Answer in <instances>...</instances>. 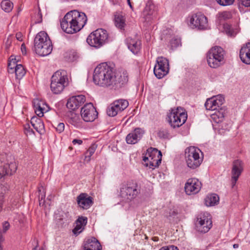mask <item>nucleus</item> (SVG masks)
<instances>
[{
	"label": "nucleus",
	"instance_id": "nucleus-1",
	"mask_svg": "<svg viewBox=\"0 0 250 250\" xmlns=\"http://www.w3.org/2000/svg\"><path fill=\"white\" fill-rule=\"evenodd\" d=\"M94 83L103 87L116 89L121 87L128 81L126 72L116 75L113 67L107 62L99 64L95 68L93 76Z\"/></svg>",
	"mask_w": 250,
	"mask_h": 250
},
{
	"label": "nucleus",
	"instance_id": "nucleus-2",
	"mask_svg": "<svg viewBox=\"0 0 250 250\" xmlns=\"http://www.w3.org/2000/svg\"><path fill=\"white\" fill-rule=\"evenodd\" d=\"M87 21L85 13L72 10L66 14L61 21V26L64 32L73 34L79 31L85 25Z\"/></svg>",
	"mask_w": 250,
	"mask_h": 250
},
{
	"label": "nucleus",
	"instance_id": "nucleus-3",
	"mask_svg": "<svg viewBox=\"0 0 250 250\" xmlns=\"http://www.w3.org/2000/svg\"><path fill=\"white\" fill-rule=\"evenodd\" d=\"M224 101V98L222 95H218L208 99L205 104L207 110L214 111V112L211 114L210 117L211 120L215 123L219 124L224 120L227 113L226 108L222 106Z\"/></svg>",
	"mask_w": 250,
	"mask_h": 250
},
{
	"label": "nucleus",
	"instance_id": "nucleus-4",
	"mask_svg": "<svg viewBox=\"0 0 250 250\" xmlns=\"http://www.w3.org/2000/svg\"><path fill=\"white\" fill-rule=\"evenodd\" d=\"M68 84L69 80L67 71L60 69L52 75L50 88L53 93L58 94L61 93Z\"/></svg>",
	"mask_w": 250,
	"mask_h": 250
},
{
	"label": "nucleus",
	"instance_id": "nucleus-5",
	"mask_svg": "<svg viewBox=\"0 0 250 250\" xmlns=\"http://www.w3.org/2000/svg\"><path fill=\"white\" fill-rule=\"evenodd\" d=\"M185 158L188 167L191 169H195L202 163L203 152L198 147L191 146L185 149Z\"/></svg>",
	"mask_w": 250,
	"mask_h": 250
},
{
	"label": "nucleus",
	"instance_id": "nucleus-6",
	"mask_svg": "<svg viewBox=\"0 0 250 250\" xmlns=\"http://www.w3.org/2000/svg\"><path fill=\"white\" fill-rule=\"evenodd\" d=\"M225 51L218 46L210 48L206 57L208 65L211 68H216L224 63Z\"/></svg>",
	"mask_w": 250,
	"mask_h": 250
},
{
	"label": "nucleus",
	"instance_id": "nucleus-7",
	"mask_svg": "<svg viewBox=\"0 0 250 250\" xmlns=\"http://www.w3.org/2000/svg\"><path fill=\"white\" fill-rule=\"evenodd\" d=\"M86 42L91 46L99 48L108 42V34L106 30L99 28L90 33Z\"/></svg>",
	"mask_w": 250,
	"mask_h": 250
},
{
	"label": "nucleus",
	"instance_id": "nucleus-8",
	"mask_svg": "<svg viewBox=\"0 0 250 250\" xmlns=\"http://www.w3.org/2000/svg\"><path fill=\"white\" fill-rule=\"evenodd\" d=\"M141 192V186L136 182H129L120 188V195L124 199L132 200Z\"/></svg>",
	"mask_w": 250,
	"mask_h": 250
},
{
	"label": "nucleus",
	"instance_id": "nucleus-9",
	"mask_svg": "<svg viewBox=\"0 0 250 250\" xmlns=\"http://www.w3.org/2000/svg\"><path fill=\"white\" fill-rule=\"evenodd\" d=\"M181 107L172 109L167 114V120L170 125H183L188 119L187 113L181 111Z\"/></svg>",
	"mask_w": 250,
	"mask_h": 250
},
{
	"label": "nucleus",
	"instance_id": "nucleus-10",
	"mask_svg": "<svg viewBox=\"0 0 250 250\" xmlns=\"http://www.w3.org/2000/svg\"><path fill=\"white\" fill-rule=\"evenodd\" d=\"M190 25L192 28L199 30H205L208 28V24L207 17L201 12L191 14L188 17Z\"/></svg>",
	"mask_w": 250,
	"mask_h": 250
},
{
	"label": "nucleus",
	"instance_id": "nucleus-11",
	"mask_svg": "<svg viewBox=\"0 0 250 250\" xmlns=\"http://www.w3.org/2000/svg\"><path fill=\"white\" fill-rule=\"evenodd\" d=\"M153 71L157 78L159 79L163 78L169 72L168 60L163 57H158L157 59Z\"/></svg>",
	"mask_w": 250,
	"mask_h": 250
},
{
	"label": "nucleus",
	"instance_id": "nucleus-12",
	"mask_svg": "<svg viewBox=\"0 0 250 250\" xmlns=\"http://www.w3.org/2000/svg\"><path fill=\"white\" fill-rule=\"evenodd\" d=\"M196 226L199 231L202 233L207 232L212 226L210 215L207 212L199 214L197 217Z\"/></svg>",
	"mask_w": 250,
	"mask_h": 250
},
{
	"label": "nucleus",
	"instance_id": "nucleus-13",
	"mask_svg": "<svg viewBox=\"0 0 250 250\" xmlns=\"http://www.w3.org/2000/svg\"><path fill=\"white\" fill-rule=\"evenodd\" d=\"M81 116L86 122H92L98 117V113L91 103H87L81 108Z\"/></svg>",
	"mask_w": 250,
	"mask_h": 250
},
{
	"label": "nucleus",
	"instance_id": "nucleus-14",
	"mask_svg": "<svg viewBox=\"0 0 250 250\" xmlns=\"http://www.w3.org/2000/svg\"><path fill=\"white\" fill-rule=\"evenodd\" d=\"M7 162L0 166V179L7 175H12L17 169V165L12 156H7Z\"/></svg>",
	"mask_w": 250,
	"mask_h": 250
},
{
	"label": "nucleus",
	"instance_id": "nucleus-15",
	"mask_svg": "<svg viewBox=\"0 0 250 250\" xmlns=\"http://www.w3.org/2000/svg\"><path fill=\"white\" fill-rule=\"evenodd\" d=\"M201 188V183L196 178L188 179L185 186V190L188 195L198 193Z\"/></svg>",
	"mask_w": 250,
	"mask_h": 250
},
{
	"label": "nucleus",
	"instance_id": "nucleus-16",
	"mask_svg": "<svg viewBox=\"0 0 250 250\" xmlns=\"http://www.w3.org/2000/svg\"><path fill=\"white\" fill-rule=\"evenodd\" d=\"M243 170L242 162L239 160H235L233 163L231 170V185L232 188L235 185Z\"/></svg>",
	"mask_w": 250,
	"mask_h": 250
},
{
	"label": "nucleus",
	"instance_id": "nucleus-17",
	"mask_svg": "<svg viewBox=\"0 0 250 250\" xmlns=\"http://www.w3.org/2000/svg\"><path fill=\"white\" fill-rule=\"evenodd\" d=\"M77 202L79 207L83 209H87L93 204V199L87 193H82L77 197Z\"/></svg>",
	"mask_w": 250,
	"mask_h": 250
},
{
	"label": "nucleus",
	"instance_id": "nucleus-18",
	"mask_svg": "<svg viewBox=\"0 0 250 250\" xmlns=\"http://www.w3.org/2000/svg\"><path fill=\"white\" fill-rule=\"evenodd\" d=\"M85 102V97L83 95H79L70 97L66 104L68 108L74 110L78 108Z\"/></svg>",
	"mask_w": 250,
	"mask_h": 250
},
{
	"label": "nucleus",
	"instance_id": "nucleus-19",
	"mask_svg": "<svg viewBox=\"0 0 250 250\" xmlns=\"http://www.w3.org/2000/svg\"><path fill=\"white\" fill-rule=\"evenodd\" d=\"M40 42H36L35 51L41 56H46L49 55L52 51V44L51 42H47L43 46H40Z\"/></svg>",
	"mask_w": 250,
	"mask_h": 250
},
{
	"label": "nucleus",
	"instance_id": "nucleus-20",
	"mask_svg": "<svg viewBox=\"0 0 250 250\" xmlns=\"http://www.w3.org/2000/svg\"><path fill=\"white\" fill-rule=\"evenodd\" d=\"M239 56L243 63L250 64V42L247 43L241 47Z\"/></svg>",
	"mask_w": 250,
	"mask_h": 250
},
{
	"label": "nucleus",
	"instance_id": "nucleus-21",
	"mask_svg": "<svg viewBox=\"0 0 250 250\" xmlns=\"http://www.w3.org/2000/svg\"><path fill=\"white\" fill-rule=\"evenodd\" d=\"M84 250H101L102 246L97 239L94 237L88 239L84 242Z\"/></svg>",
	"mask_w": 250,
	"mask_h": 250
},
{
	"label": "nucleus",
	"instance_id": "nucleus-22",
	"mask_svg": "<svg viewBox=\"0 0 250 250\" xmlns=\"http://www.w3.org/2000/svg\"><path fill=\"white\" fill-rule=\"evenodd\" d=\"M162 156H158L149 158L148 157L144 156L143 161L146 163V165L149 167V168L154 169L158 167L161 163Z\"/></svg>",
	"mask_w": 250,
	"mask_h": 250
},
{
	"label": "nucleus",
	"instance_id": "nucleus-23",
	"mask_svg": "<svg viewBox=\"0 0 250 250\" xmlns=\"http://www.w3.org/2000/svg\"><path fill=\"white\" fill-rule=\"evenodd\" d=\"M35 113L40 117H42L43 113L47 111V105L43 101L36 100L34 103Z\"/></svg>",
	"mask_w": 250,
	"mask_h": 250
},
{
	"label": "nucleus",
	"instance_id": "nucleus-24",
	"mask_svg": "<svg viewBox=\"0 0 250 250\" xmlns=\"http://www.w3.org/2000/svg\"><path fill=\"white\" fill-rule=\"evenodd\" d=\"M46 41L51 42L47 34L44 31H41L37 34L34 39V48H36V42H40V46L46 44Z\"/></svg>",
	"mask_w": 250,
	"mask_h": 250
},
{
	"label": "nucleus",
	"instance_id": "nucleus-25",
	"mask_svg": "<svg viewBox=\"0 0 250 250\" xmlns=\"http://www.w3.org/2000/svg\"><path fill=\"white\" fill-rule=\"evenodd\" d=\"M127 44L128 49L134 54H137L141 48V42L140 41L128 38Z\"/></svg>",
	"mask_w": 250,
	"mask_h": 250
},
{
	"label": "nucleus",
	"instance_id": "nucleus-26",
	"mask_svg": "<svg viewBox=\"0 0 250 250\" xmlns=\"http://www.w3.org/2000/svg\"><path fill=\"white\" fill-rule=\"evenodd\" d=\"M112 104L118 112L124 110L128 106V101L124 99L116 100Z\"/></svg>",
	"mask_w": 250,
	"mask_h": 250
},
{
	"label": "nucleus",
	"instance_id": "nucleus-27",
	"mask_svg": "<svg viewBox=\"0 0 250 250\" xmlns=\"http://www.w3.org/2000/svg\"><path fill=\"white\" fill-rule=\"evenodd\" d=\"M219 198L216 194H211L208 195L205 199L207 206H213L219 202Z\"/></svg>",
	"mask_w": 250,
	"mask_h": 250
},
{
	"label": "nucleus",
	"instance_id": "nucleus-28",
	"mask_svg": "<svg viewBox=\"0 0 250 250\" xmlns=\"http://www.w3.org/2000/svg\"><path fill=\"white\" fill-rule=\"evenodd\" d=\"M224 30L225 33L230 37H234L239 32L237 27H233L228 23L224 24Z\"/></svg>",
	"mask_w": 250,
	"mask_h": 250
},
{
	"label": "nucleus",
	"instance_id": "nucleus-29",
	"mask_svg": "<svg viewBox=\"0 0 250 250\" xmlns=\"http://www.w3.org/2000/svg\"><path fill=\"white\" fill-rule=\"evenodd\" d=\"M154 11V5L151 4H147L144 10V15L145 17L146 20L149 21L151 16L153 15Z\"/></svg>",
	"mask_w": 250,
	"mask_h": 250
},
{
	"label": "nucleus",
	"instance_id": "nucleus-30",
	"mask_svg": "<svg viewBox=\"0 0 250 250\" xmlns=\"http://www.w3.org/2000/svg\"><path fill=\"white\" fill-rule=\"evenodd\" d=\"M115 24L117 27L121 29H124L125 24V19L124 17L120 14L115 15L114 18Z\"/></svg>",
	"mask_w": 250,
	"mask_h": 250
},
{
	"label": "nucleus",
	"instance_id": "nucleus-31",
	"mask_svg": "<svg viewBox=\"0 0 250 250\" xmlns=\"http://www.w3.org/2000/svg\"><path fill=\"white\" fill-rule=\"evenodd\" d=\"M16 77L17 79H21L25 74L26 71L23 66L19 64L16 66V68L14 69Z\"/></svg>",
	"mask_w": 250,
	"mask_h": 250
},
{
	"label": "nucleus",
	"instance_id": "nucleus-32",
	"mask_svg": "<svg viewBox=\"0 0 250 250\" xmlns=\"http://www.w3.org/2000/svg\"><path fill=\"white\" fill-rule=\"evenodd\" d=\"M181 45V40L178 37L174 36L169 41L168 46L173 50Z\"/></svg>",
	"mask_w": 250,
	"mask_h": 250
},
{
	"label": "nucleus",
	"instance_id": "nucleus-33",
	"mask_svg": "<svg viewBox=\"0 0 250 250\" xmlns=\"http://www.w3.org/2000/svg\"><path fill=\"white\" fill-rule=\"evenodd\" d=\"M158 137L161 139H168L170 137V133L167 129L164 127L160 128L157 131Z\"/></svg>",
	"mask_w": 250,
	"mask_h": 250
},
{
	"label": "nucleus",
	"instance_id": "nucleus-34",
	"mask_svg": "<svg viewBox=\"0 0 250 250\" xmlns=\"http://www.w3.org/2000/svg\"><path fill=\"white\" fill-rule=\"evenodd\" d=\"M157 155L162 156L161 151L158 150L156 148L150 147L147 149L145 156L150 158L157 156Z\"/></svg>",
	"mask_w": 250,
	"mask_h": 250
},
{
	"label": "nucleus",
	"instance_id": "nucleus-35",
	"mask_svg": "<svg viewBox=\"0 0 250 250\" xmlns=\"http://www.w3.org/2000/svg\"><path fill=\"white\" fill-rule=\"evenodd\" d=\"M0 6L1 9L5 12H10L13 8V4L10 1L2 0Z\"/></svg>",
	"mask_w": 250,
	"mask_h": 250
},
{
	"label": "nucleus",
	"instance_id": "nucleus-36",
	"mask_svg": "<svg viewBox=\"0 0 250 250\" xmlns=\"http://www.w3.org/2000/svg\"><path fill=\"white\" fill-rule=\"evenodd\" d=\"M10 224L7 221H5L2 223V230H0V244L3 241L2 233H5L10 228ZM0 250H2L1 244H0Z\"/></svg>",
	"mask_w": 250,
	"mask_h": 250
},
{
	"label": "nucleus",
	"instance_id": "nucleus-37",
	"mask_svg": "<svg viewBox=\"0 0 250 250\" xmlns=\"http://www.w3.org/2000/svg\"><path fill=\"white\" fill-rule=\"evenodd\" d=\"M139 140L135 136L132 132L129 133L126 137V143L128 144H135L138 142Z\"/></svg>",
	"mask_w": 250,
	"mask_h": 250
},
{
	"label": "nucleus",
	"instance_id": "nucleus-38",
	"mask_svg": "<svg viewBox=\"0 0 250 250\" xmlns=\"http://www.w3.org/2000/svg\"><path fill=\"white\" fill-rule=\"evenodd\" d=\"M231 14L229 12L224 11L218 14V19L220 21L230 19Z\"/></svg>",
	"mask_w": 250,
	"mask_h": 250
},
{
	"label": "nucleus",
	"instance_id": "nucleus-39",
	"mask_svg": "<svg viewBox=\"0 0 250 250\" xmlns=\"http://www.w3.org/2000/svg\"><path fill=\"white\" fill-rule=\"evenodd\" d=\"M119 112L113 107V105L111 104L106 109V113L109 117L115 116Z\"/></svg>",
	"mask_w": 250,
	"mask_h": 250
},
{
	"label": "nucleus",
	"instance_id": "nucleus-40",
	"mask_svg": "<svg viewBox=\"0 0 250 250\" xmlns=\"http://www.w3.org/2000/svg\"><path fill=\"white\" fill-rule=\"evenodd\" d=\"M19 64L17 63L16 58L12 59V60L9 61L8 64L9 72L10 73H13L14 71V69L16 68V66H17Z\"/></svg>",
	"mask_w": 250,
	"mask_h": 250
},
{
	"label": "nucleus",
	"instance_id": "nucleus-41",
	"mask_svg": "<svg viewBox=\"0 0 250 250\" xmlns=\"http://www.w3.org/2000/svg\"><path fill=\"white\" fill-rule=\"evenodd\" d=\"M227 126H213V128L215 133H218V134L223 135L228 131L229 129L226 127Z\"/></svg>",
	"mask_w": 250,
	"mask_h": 250
},
{
	"label": "nucleus",
	"instance_id": "nucleus-42",
	"mask_svg": "<svg viewBox=\"0 0 250 250\" xmlns=\"http://www.w3.org/2000/svg\"><path fill=\"white\" fill-rule=\"evenodd\" d=\"M135 136L140 140L143 137L145 133V130L143 128L140 127L135 128L133 131H132Z\"/></svg>",
	"mask_w": 250,
	"mask_h": 250
},
{
	"label": "nucleus",
	"instance_id": "nucleus-43",
	"mask_svg": "<svg viewBox=\"0 0 250 250\" xmlns=\"http://www.w3.org/2000/svg\"><path fill=\"white\" fill-rule=\"evenodd\" d=\"M9 188L7 185H0V199L4 200L5 195L8 192Z\"/></svg>",
	"mask_w": 250,
	"mask_h": 250
},
{
	"label": "nucleus",
	"instance_id": "nucleus-44",
	"mask_svg": "<svg viewBox=\"0 0 250 250\" xmlns=\"http://www.w3.org/2000/svg\"><path fill=\"white\" fill-rule=\"evenodd\" d=\"M30 123L31 125H44L42 119L39 116H33L31 118Z\"/></svg>",
	"mask_w": 250,
	"mask_h": 250
},
{
	"label": "nucleus",
	"instance_id": "nucleus-45",
	"mask_svg": "<svg viewBox=\"0 0 250 250\" xmlns=\"http://www.w3.org/2000/svg\"><path fill=\"white\" fill-rule=\"evenodd\" d=\"M96 148V146L95 145H92L87 150L86 152L85 159L88 158L89 161L90 157L94 154Z\"/></svg>",
	"mask_w": 250,
	"mask_h": 250
},
{
	"label": "nucleus",
	"instance_id": "nucleus-46",
	"mask_svg": "<svg viewBox=\"0 0 250 250\" xmlns=\"http://www.w3.org/2000/svg\"><path fill=\"white\" fill-rule=\"evenodd\" d=\"M218 4L221 6H226L232 5L234 0H215Z\"/></svg>",
	"mask_w": 250,
	"mask_h": 250
},
{
	"label": "nucleus",
	"instance_id": "nucleus-47",
	"mask_svg": "<svg viewBox=\"0 0 250 250\" xmlns=\"http://www.w3.org/2000/svg\"><path fill=\"white\" fill-rule=\"evenodd\" d=\"M87 218L86 217H79L76 221V224L84 226L87 223Z\"/></svg>",
	"mask_w": 250,
	"mask_h": 250
},
{
	"label": "nucleus",
	"instance_id": "nucleus-48",
	"mask_svg": "<svg viewBox=\"0 0 250 250\" xmlns=\"http://www.w3.org/2000/svg\"><path fill=\"white\" fill-rule=\"evenodd\" d=\"M34 22L35 23H39L42 21V14L40 9H38V12L35 15Z\"/></svg>",
	"mask_w": 250,
	"mask_h": 250
},
{
	"label": "nucleus",
	"instance_id": "nucleus-49",
	"mask_svg": "<svg viewBox=\"0 0 250 250\" xmlns=\"http://www.w3.org/2000/svg\"><path fill=\"white\" fill-rule=\"evenodd\" d=\"M68 54V59L70 61H74L78 58L77 53L74 50H70Z\"/></svg>",
	"mask_w": 250,
	"mask_h": 250
},
{
	"label": "nucleus",
	"instance_id": "nucleus-50",
	"mask_svg": "<svg viewBox=\"0 0 250 250\" xmlns=\"http://www.w3.org/2000/svg\"><path fill=\"white\" fill-rule=\"evenodd\" d=\"M39 199L43 200V203H44V198L45 196V193L44 192V189L42 187H40L39 188Z\"/></svg>",
	"mask_w": 250,
	"mask_h": 250
},
{
	"label": "nucleus",
	"instance_id": "nucleus-51",
	"mask_svg": "<svg viewBox=\"0 0 250 250\" xmlns=\"http://www.w3.org/2000/svg\"><path fill=\"white\" fill-rule=\"evenodd\" d=\"M34 128L32 126H25L24 127V132L26 135L35 134Z\"/></svg>",
	"mask_w": 250,
	"mask_h": 250
},
{
	"label": "nucleus",
	"instance_id": "nucleus-52",
	"mask_svg": "<svg viewBox=\"0 0 250 250\" xmlns=\"http://www.w3.org/2000/svg\"><path fill=\"white\" fill-rule=\"evenodd\" d=\"M45 126H32L33 128L40 134H43L45 132Z\"/></svg>",
	"mask_w": 250,
	"mask_h": 250
},
{
	"label": "nucleus",
	"instance_id": "nucleus-53",
	"mask_svg": "<svg viewBox=\"0 0 250 250\" xmlns=\"http://www.w3.org/2000/svg\"><path fill=\"white\" fill-rule=\"evenodd\" d=\"M83 226L81 225H79V224H76V227L75 228L73 229V232L75 235H78L83 230Z\"/></svg>",
	"mask_w": 250,
	"mask_h": 250
},
{
	"label": "nucleus",
	"instance_id": "nucleus-54",
	"mask_svg": "<svg viewBox=\"0 0 250 250\" xmlns=\"http://www.w3.org/2000/svg\"><path fill=\"white\" fill-rule=\"evenodd\" d=\"M79 119V116L74 115L69 121V124L72 125H77L78 122L77 120Z\"/></svg>",
	"mask_w": 250,
	"mask_h": 250
},
{
	"label": "nucleus",
	"instance_id": "nucleus-55",
	"mask_svg": "<svg viewBox=\"0 0 250 250\" xmlns=\"http://www.w3.org/2000/svg\"><path fill=\"white\" fill-rule=\"evenodd\" d=\"M159 250H179L177 247L174 246H170V247H163Z\"/></svg>",
	"mask_w": 250,
	"mask_h": 250
},
{
	"label": "nucleus",
	"instance_id": "nucleus-56",
	"mask_svg": "<svg viewBox=\"0 0 250 250\" xmlns=\"http://www.w3.org/2000/svg\"><path fill=\"white\" fill-rule=\"evenodd\" d=\"M53 128L58 133L62 132L64 129V126H52Z\"/></svg>",
	"mask_w": 250,
	"mask_h": 250
},
{
	"label": "nucleus",
	"instance_id": "nucleus-57",
	"mask_svg": "<svg viewBox=\"0 0 250 250\" xmlns=\"http://www.w3.org/2000/svg\"><path fill=\"white\" fill-rule=\"evenodd\" d=\"M241 3L245 7H250V0H241Z\"/></svg>",
	"mask_w": 250,
	"mask_h": 250
},
{
	"label": "nucleus",
	"instance_id": "nucleus-58",
	"mask_svg": "<svg viewBox=\"0 0 250 250\" xmlns=\"http://www.w3.org/2000/svg\"><path fill=\"white\" fill-rule=\"evenodd\" d=\"M72 143L74 145H75L76 144H78L79 145H81L83 143V141L81 140L74 139L72 141Z\"/></svg>",
	"mask_w": 250,
	"mask_h": 250
},
{
	"label": "nucleus",
	"instance_id": "nucleus-59",
	"mask_svg": "<svg viewBox=\"0 0 250 250\" xmlns=\"http://www.w3.org/2000/svg\"><path fill=\"white\" fill-rule=\"evenodd\" d=\"M16 37L18 41H21L22 40V35L21 33H17Z\"/></svg>",
	"mask_w": 250,
	"mask_h": 250
},
{
	"label": "nucleus",
	"instance_id": "nucleus-60",
	"mask_svg": "<svg viewBox=\"0 0 250 250\" xmlns=\"http://www.w3.org/2000/svg\"><path fill=\"white\" fill-rule=\"evenodd\" d=\"M4 200L3 199H0V212L2 211L3 209V204L4 203Z\"/></svg>",
	"mask_w": 250,
	"mask_h": 250
},
{
	"label": "nucleus",
	"instance_id": "nucleus-61",
	"mask_svg": "<svg viewBox=\"0 0 250 250\" xmlns=\"http://www.w3.org/2000/svg\"><path fill=\"white\" fill-rule=\"evenodd\" d=\"M21 51L22 52V54H23L24 53L25 54V51H26V47H25V45L24 44H22L21 45Z\"/></svg>",
	"mask_w": 250,
	"mask_h": 250
},
{
	"label": "nucleus",
	"instance_id": "nucleus-62",
	"mask_svg": "<svg viewBox=\"0 0 250 250\" xmlns=\"http://www.w3.org/2000/svg\"><path fill=\"white\" fill-rule=\"evenodd\" d=\"M175 215H176V212L174 211H171V212L169 213V216H174Z\"/></svg>",
	"mask_w": 250,
	"mask_h": 250
},
{
	"label": "nucleus",
	"instance_id": "nucleus-63",
	"mask_svg": "<svg viewBox=\"0 0 250 250\" xmlns=\"http://www.w3.org/2000/svg\"><path fill=\"white\" fill-rule=\"evenodd\" d=\"M233 247L234 249H237V248H238L239 247V245L238 244H234L233 245Z\"/></svg>",
	"mask_w": 250,
	"mask_h": 250
},
{
	"label": "nucleus",
	"instance_id": "nucleus-64",
	"mask_svg": "<svg viewBox=\"0 0 250 250\" xmlns=\"http://www.w3.org/2000/svg\"><path fill=\"white\" fill-rule=\"evenodd\" d=\"M32 250H44V249L42 248L41 249V250L38 249L37 246H36Z\"/></svg>",
	"mask_w": 250,
	"mask_h": 250
}]
</instances>
